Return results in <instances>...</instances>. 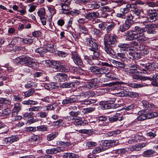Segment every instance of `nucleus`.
Returning <instances> with one entry per match:
<instances>
[{
    "instance_id": "28",
    "label": "nucleus",
    "mask_w": 158,
    "mask_h": 158,
    "mask_svg": "<svg viewBox=\"0 0 158 158\" xmlns=\"http://www.w3.org/2000/svg\"><path fill=\"white\" fill-rule=\"evenodd\" d=\"M106 149V148H104L102 147H99L95 148L94 149L92 152V153L93 154H95L98 153H99L102 151H104Z\"/></svg>"
},
{
    "instance_id": "14",
    "label": "nucleus",
    "mask_w": 158,
    "mask_h": 158,
    "mask_svg": "<svg viewBox=\"0 0 158 158\" xmlns=\"http://www.w3.org/2000/svg\"><path fill=\"white\" fill-rule=\"evenodd\" d=\"M148 15L149 16L150 19L152 20H155L156 19L157 14L156 10L154 9H150L148 10Z\"/></svg>"
},
{
    "instance_id": "13",
    "label": "nucleus",
    "mask_w": 158,
    "mask_h": 158,
    "mask_svg": "<svg viewBox=\"0 0 158 158\" xmlns=\"http://www.w3.org/2000/svg\"><path fill=\"white\" fill-rule=\"evenodd\" d=\"M22 58L23 64H26L28 66L31 63V61L34 60V59L28 56H22Z\"/></svg>"
},
{
    "instance_id": "29",
    "label": "nucleus",
    "mask_w": 158,
    "mask_h": 158,
    "mask_svg": "<svg viewBox=\"0 0 158 158\" xmlns=\"http://www.w3.org/2000/svg\"><path fill=\"white\" fill-rule=\"evenodd\" d=\"M146 114L147 116L146 117L147 119H151L156 117L158 116V113L155 112H149V113Z\"/></svg>"
},
{
    "instance_id": "46",
    "label": "nucleus",
    "mask_w": 158,
    "mask_h": 158,
    "mask_svg": "<svg viewBox=\"0 0 158 158\" xmlns=\"http://www.w3.org/2000/svg\"><path fill=\"white\" fill-rule=\"evenodd\" d=\"M39 64L38 63L35 62L33 60H32L28 66L31 67L33 69H35L39 67Z\"/></svg>"
},
{
    "instance_id": "6",
    "label": "nucleus",
    "mask_w": 158,
    "mask_h": 158,
    "mask_svg": "<svg viewBox=\"0 0 158 158\" xmlns=\"http://www.w3.org/2000/svg\"><path fill=\"white\" fill-rule=\"evenodd\" d=\"M119 143L118 140H105L102 141V146L104 148H106V149L109 148V147L113 145H115L118 144Z\"/></svg>"
},
{
    "instance_id": "44",
    "label": "nucleus",
    "mask_w": 158,
    "mask_h": 158,
    "mask_svg": "<svg viewBox=\"0 0 158 158\" xmlns=\"http://www.w3.org/2000/svg\"><path fill=\"white\" fill-rule=\"evenodd\" d=\"M13 61L14 63L16 64H23L22 56L16 58Z\"/></svg>"
},
{
    "instance_id": "56",
    "label": "nucleus",
    "mask_w": 158,
    "mask_h": 158,
    "mask_svg": "<svg viewBox=\"0 0 158 158\" xmlns=\"http://www.w3.org/2000/svg\"><path fill=\"white\" fill-rule=\"evenodd\" d=\"M140 46L141 47H142V48L140 50L142 51V53L146 55L148 54L149 53V51L145 48V46L144 45H140Z\"/></svg>"
},
{
    "instance_id": "26",
    "label": "nucleus",
    "mask_w": 158,
    "mask_h": 158,
    "mask_svg": "<svg viewBox=\"0 0 158 158\" xmlns=\"http://www.w3.org/2000/svg\"><path fill=\"white\" fill-rule=\"evenodd\" d=\"M114 95L113 94H110V96L107 97L106 102H107L108 104H112L115 101L116 99L114 98Z\"/></svg>"
},
{
    "instance_id": "45",
    "label": "nucleus",
    "mask_w": 158,
    "mask_h": 158,
    "mask_svg": "<svg viewBox=\"0 0 158 158\" xmlns=\"http://www.w3.org/2000/svg\"><path fill=\"white\" fill-rule=\"evenodd\" d=\"M106 31L107 32H110L114 27L115 25L114 23L111 24L108 26L106 25Z\"/></svg>"
},
{
    "instance_id": "50",
    "label": "nucleus",
    "mask_w": 158,
    "mask_h": 158,
    "mask_svg": "<svg viewBox=\"0 0 158 158\" xmlns=\"http://www.w3.org/2000/svg\"><path fill=\"white\" fill-rule=\"evenodd\" d=\"M120 133V131L119 130H117L116 131H114L109 132L107 133L108 135L109 136H112L113 135H115L117 134H119Z\"/></svg>"
},
{
    "instance_id": "11",
    "label": "nucleus",
    "mask_w": 158,
    "mask_h": 158,
    "mask_svg": "<svg viewBox=\"0 0 158 158\" xmlns=\"http://www.w3.org/2000/svg\"><path fill=\"white\" fill-rule=\"evenodd\" d=\"M123 117L121 116L120 114L116 113L112 117H110L108 120L111 123L116 122L118 120L121 121L123 119Z\"/></svg>"
},
{
    "instance_id": "42",
    "label": "nucleus",
    "mask_w": 158,
    "mask_h": 158,
    "mask_svg": "<svg viewBox=\"0 0 158 158\" xmlns=\"http://www.w3.org/2000/svg\"><path fill=\"white\" fill-rule=\"evenodd\" d=\"M38 15L40 18L45 16V12L44 8H41L37 12Z\"/></svg>"
},
{
    "instance_id": "54",
    "label": "nucleus",
    "mask_w": 158,
    "mask_h": 158,
    "mask_svg": "<svg viewBox=\"0 0 158 158\" xmlns=\"http://www.w3.org/2000/svg\"><path fill=\"white\" fill-rule=\"evenodd\" d=\"M142 22L143 24L145 23H147L149 22H152L153 21L152 20H151V19H150L148 17L142 16Z\"/></svg>"
},
{
    "instance_id": "58",
    "label": "nucleus",
    "mask_w": 158,
    "mask_h": 158,
    "mask_svg": "<svg viewBox=\"0 0 158 158\" xmlns=\"http://www.w3.org/2000/svg\"><path fill=\"white\" fill-rule=\"evenodd\" d=\"M133 13L137 16L140 15L142 13H143V10L135 9L133 11Z\"/></svg>"
},
{
    "instance_id": "12",
    "label": "nucleus",
    "mask_w": 158,
    "mask_h": 158,
    "mask_svg": "<svg viewBox=\"0 0 158 158\" xmlns=\"http://www.w3.org/2000/svg\"><path fill=\"white\" fill-rule=\"evenodd\" d=\"M125 39L126 40L131 41L133 39H136L133 31H128L125 33Z\"/></svg>"
},
{
    "instance_id": "47",
    "label": "nucleus",
    "mask_w": 158,
    "mask_h": 158,
    "mask_svg": "<svg viewBox=\"0 0 158 158\" xmlns=\"http://www.w3.org/2000/svg\"><path fill=\"white\" fill-rule=\"evenodd\" d=\"M38 130L41 131H48V128L47 127L45 126H40L37 127Z\"/></svg>"
},
{
    "instance_id": "32",
    "label": "nucleus",
    "mask_w": 158,
    "mask_h": 158,
    "mask_svg": "<svg viewBox=\"0 0 158 158\" xmlns=\"http://www.w3.org/2000/svg\"><path fill=\"white\" fill-rule=\"evenodd\" d=\"M130 27L129 24L125 22L122 25L120 26V29L122 32L125 31L129 29Z\"/></svg>"
},
{
    "instance_id": "48",
    "label": "nucleus",
    "mask_w": 158,
    "mask_h": 158,
    "mask_svg": "<svg viewBox=\"0 0 158 158\" xmlns=\"http://www.w3.org/2000/svg\"><path fill=\"white\" fill-rule=\"evenodd\" d=\"M22 41L25 43L26 44H31L32 43L33 40L31 38H22Z\"/></svg>"
},
{
    "instance_id": "60",
    "label": "nucleus",
    "mask_w": 158,
    "mask_h": 158,
    "mask_svg": "<svg viewBox=\"0 0 158 158\" xmlns=\"http://www.w3.org/2000/svg\"><path fill=\"white\" fill-rule=\"evenodd\" d=\"M121 12L123 13L125 15L128 14L130 12V9L127 7H125L121 9Z\"/></svg>"
},
{
    "instance_id": "16",
    "label": "nucleus",
    "mask_w": 158,
    "mask_h": 158,
    "mask_svg": "<svg viewBox=\"0 0 158 158\" xmlns=\"http://www.w3.org/2000/svg\"><path fill=\"white\" fill-rule=\"evenodd\" d=\"M99 16V14L98 12H92L88 13L85 16L86 19L91 20L98 18Z\"/></svg>"
},
{
    "instance_id": "49",
    "label": "nucleus",
    "mask_w": 158,
    "mask_h": 158,
    "mask_svg": "<svg viewBox=\"0 0 158 158\" xmlns=\"http://www.w3.org/2000/svg\"><path fill=\"white\" fill-rule=\"evenodd\" d=\"M57 107V105L56 104H53L52 105H50L46 106V110H53L54 109Z\"/></svg>"
},
{
    "instance_id": "57",
    "label": "nucleus",
    "mask_w": 158,
    "mask_h": 158,
    "mask_svg": "<svg viewBox=\"0 0 158 158\" xmlns=\"http://www.w3.org/2000/svg\"><path fill=\"white\" fill-rule=\"evenodd\" d=\"M95 41L94 40H92L90 38H88L87 40V44L89 47V48L91 46L94 42Z\"/></svg>"
},
{
    "instance_id": "9",
    "label": "nucleus",
    "mask_w": 158,
    "mask_h": 158,
    "mask_svg": "<svg viewBox=\"0 0 158 158\" xmlns=\"http://www.w3.org/2000/svg\"><path fill=\"white\" fill-rule=\"evenodd\" d=\"M64 151V148L62 146L56 148H53L50 149H48L46 150V152L48 154H56L60 152H63Z\"/></svg>"
},
{
    "instance_id": "3",
    "label": "nucleus",
    "mask_w": 158,
    "mask_h": 158,
    "mask_svg": "<svg viewBox=\"0 0 158 158\" xmlns=\"http://www.w3.org/2000/svg\"><path fill=\"white\" fill-rule=\"evenodd\" d=\"M14 106L12 113V120L15 121L20 120L22 118V116L18 115V112L22 109L21 105L18 103L14 104Z\"/></svg>"
},
{
    "instance_id": "39",
    "label": "nucleus",
    "mask_w": 158,
    "mask_h": 158,
    "mask_svg": "<svg viewBox=\"0 0 158 158\" xmlns=\"http://www.w3.org/2000/svg\"><path fill=\"white\" fill-rule=\"evenodd\" d=\"M0 103L2 104H5L7 105H10L11 103L10 101L7 100L5 98H0Z\"/></svg>"
},
{
    "instance_id": "52",
    "label": "nucleus",
    "mask_w": 158,
    "mask_h": 158,
    "mask_svg": "<svg viewBox=\"0 0 158 158\" xmlns=\"http://www.w3.org/2000/svg\"><path fill=\"white\" fill-rule=\"evenodd\" d=\"M98 11H100L102 12H110V9L108 6H105L102 7L100 8V9Z\"/></svg>"
},
{
    "instance_id": "33",
    "label": "nucleus",
    "mask_w": 158,
    "mask_h": 158,
    "mask_svg": "<svg viewBox=\"0 0 158 158\" xmlns=\"http://www.w3.org/2000/svg\"><path fill=\"white\" fill-rule=\"evenodd\" d=\"M126 20H125V22L129 24L131 23L132 21H133L134 17L131 14H128L126 15Z\"/></svg>"
},
{
    "instance_id": "31",
    "label": "nucleus",
    "mask_w": 158,
    "mask_h": 158,
    "mask_svg": "<svg viewBox=\"0 0 158 158\" xmlns=\"http://www.w3.org/2000/svg\"><path fill=\"white\" fill-rule=\"evenodd\" d=\"M61 6L62 8V13L68 14L69 13V6L68 5L66 4H64L62 5Z\"/></svg>"
},
{
    "instance_id": "30",
    "label": "nucleus",
    "mask_w": 158,
    "mask_h": 158,
    "mask_svg": "<svg viewBox=\"0 0 158 158\" xmlns=\"http://www.w3.org/2000/svg\"><path fill=\"white\" fill-rule=\"evenodd\" d=\"M42 107L40 106H34L28 108V111L30 112L32 111H39L42 109Z\"/></svg>"
},
{
    "instance_id": "61",
    "label": "nucleus",
    "mask_w": 158,
    "mask_h": 158,
    "mask_svg": "<svg viewBox=\"0 0 158 158\" xmlns=\"http://www.w3.org/2000/svg\"><path fill=\"white\" fill-rule=\"evenodd\" d=\"M45 48L47 50V52L48 51L51 52V51H52V49L53 48V45L52 44H48L44 46Z\"/></svg>"
},
{
    "instance_id": "7",
    "label": "nucleus",
    "mask_w": 158,
    "mask_h": 158,
    "mask_svg": "<svg viewBox=\"0 0 158 158\" xmlns=\"http://www.w3.org/2000/svg\"><path fill=\"white\" fill-rule=\"evenodd\" d=\"M95 58L93 56L91 55L89 56V59L87 60V62L90 65H92L94 64V63L98 65H102L103 66L105 65L107 66H112L111 64H110L107 63L103 62L98 63V61L97 60H95Z\"/></svg>"
},
{
    "instance_id": "24",
    "label": "nucleus",
    "mask_w": 158,
    "mask_h": 158,
    "mask_svg": "<svg viewBox=\"0 0 158 158\" xmlns=\"http://www.w3.org/2000/svg\"><path fill=\"white\" fill-rule=\"evenodd\" d=\"M34 113L32 112L26 113L23 115V118L25 120H29V119H31L33 118Z\"/></svg>"
},
{
    "instance_id": "51",
    "label": "nucleus",
    "mask_w": 158,
    "mask_h": 158,
    "mask_svg": "<svg viewBox=\"0 0 158 158\" xmlns=\"http://www.w3.org/2000/svg\"><path fill=\"white\" fill-rule=\"evenodd\" d=\"M98 45L94 42L93 44L89 48V49L92 51H95L98 50Z\"/></svg>"
},
{
    "instance_id": "34",
    "label": "nucleus",
    "mask_w": 158,
    "mask_h": 158,
    "mask_svg": "<svg viewBox=\"0 0 158 158\" xmlns=\"http://www.w3.org/2000/svg\"><path fill=\"white\" fill-rule=\"evenodd\" d=\"M79 31L81 33L83 34H86L88 32L87 28L83 25H79Z\"/></svg>"
},
{
    "instance_id": "20",
    "label": "nucleus",
    "mask_w": 158,
    "mask_h": 158,
    "mask_svg": "<svg viewBox=\"0 0 158 158\" xmlns=\"http://www.w3.org/2000/svg\"><path fill=\"white\" fill-rule=\"evenodd\" d=\"M111 62L114 65V66H113L114 67L123 68L125 66V64L124 63L114 60H112Z\"/></svg>"
},
{
    "instance_id": "41",
    "label": "nucleus",
    "mask_w": 158,
    "mask_h": 158,
    "mask_svg": "<svg viewBox=\"0 0 158 158\" xmlns=\"http://www.w3.org/2000/svg\"><path fill=\"white\" fill-rule=\"evenodd\" d=\"M48 114L47 113L42 111L38 113L36 115H38V117H40L41 118H45L47 117Z\"/></svg>"
},
{
    "instance_id": "4",
    "label": "nucleus",
    "mask_w": 158,
    "mask_h": 158,
    "mask_svg": "<svg viewBox=\"0 0 158 158\" xmlns=\"http://www.w3.org/2000/svg\"><path fill=\"white\" fill-rule=\"evenodd\" d=\"M117 36L114 35L108 34L104 39L105 45L114 47L117 43Z\"/></svg>"
},
{
    "instance_id": "5",
    "label": "nucleus",
    "mask_w": 158,
    "mask_h": 158,
    "mask_svg": "<svg viewBox=\"0 0 158 158\" xmlns=\"http://www.w3.org/2000/svg\"><path fill=\"white\" fill-rule=\"evenodd\" d=\"M133 78L135 79L138 80H143L144 81L148 80L152 81V80H155L158 81V75H155L152 77H142L141 76H139L137 74H133L132 75Z\"/></svg>"
},
{
    "instance_id": "10",
    "label": "nucleus",
    "mask_w": 158,
    "mask_h": 158,
    "mask_svg": "<svg viewBox=\"0 0 158 158\" xmlns=\"http://www.w3.org/2000/svg\"><path fill=\"white\" fill-rule=\"evenodd\" d=\"M110 47H112L110 46L105 45L104 49L105 51L112 58H114L116 56L115 52Z\"/></svg>"
},
{
    "instance_id": "36",
    "label": "nucleus",
    "mask_w": 158,
    "mask_h": 158,
    "mask_svg": "<svg viewBox=\"0 0 158 158\" xmlns=\"http://www.w3.org/2000/svg\"><path fill=\"white\" fill-rule=\"evenodd\" d=\"M35 90L34 89H32L25 92L24 93V96L26 97H28L32 95L34 93Z\"/></svg>"
},
{
    "instance_id": "1",
    "label": "nucleus",
    "mask_w": 158,
    "mask_h": 158,
    "mask_svg": "<svg viewBox=\"0 0 158 158\" xmlns=\"http://www.w3.org/2000/svg\"><path fill=\"white\" fill-rule=\"evenodd\" d=\"M135 36L136 39L140 41H144L148 38L146 36L145 32V28H141L139 26H136L134 28V30L133 31Z\"/></svg>"
},
{
    "instance_id": "2",
    "label": "nucleus",
    "mask_w": 158,
    "mask_h": 158,
    "mask_svg": "<svg viewBox=\"0 0 158 158\" xmlns=\"http://www.w3.org/2000/svg\"><path fill=\"white\" fill-rule=\"evenodd\" d=\"M77 114L76 113L71 112L70 113V119L73 120L72 122L76 126H84L88 123V121L86 120L82 121L80 117H77Z\"/></svg>"
},
{
    "instance_id": "53",
    "label": "nucleus",
    "mask_w": 158,
    "mask_h": 158,
    "mask_svg": "<svg viewBox=\"0 0 158 158\" xmlns=\"http://www.w3.org/2000/svg\"><path fill=\"white\" fill-rule=\"evenodd\" d=\"M146 114H143L141 115H139L137 119L139 120L142 121L147 119Z\"/></svg>"
},
{
    "instance_id": "37",
    "label": "nucleus",
    "mask_w": 158,
    "mask_h": 158,
    "mask_svg": "<svg viewBox=\"0 0 158 158\" xmlns=\"http://www.w3.org/2000/svg\"><path fill=\"white\" fill-rule=\"evenodd\" d=\"M58 71H60L62 72H68L69 70L67 68L68 67H65L64 66L61 65L60 64Z\"/></svg>"
},
{
    "instance_id": "40",
    "label": "nucleus",
    "mask_w": 158,
    "mask_h": 158,
    "mask_svg": "<svg viewBox=\"0 0 158 158\" xmlns=\"http://www.w3.org/2000/svg\"><path fill=\"white\" fill-rule=\"evenodd\" d=\"M73 61L78 66H82L83 64L82 60L80 57L74 60Z\"/></svg>"
},
{
    "instance_id": "43",
    "label": "nucleus",
    "mask_w": 158,
    "mask_h": 158,
    "mask_svg": "<svg viewBox=\"0 0 158 158\" xmlns=\"http://www.w3.org/2000/svg\"><path fill=\"white\" fill-rule=\"evenodd\" d=\"M154 153V152L151 150H149L144 151L143 152L144 156L146 157H149L152 155Z\"/></svg>"
},
{
    "instance_id": "22",
    "label": "nucleus",
    "mask_w": 158,
    "mask_h": 158,
    "mask_svg": "<svg viewBox=\"0 0 158 158\" xmlns=\"http://www.w3.org/2000/svg\"><path fill=\"white\" fill-rule=\"evenodd\" d=\"M127 53H118L117 54V55L119 57L120 59L123 61H127Z\"/></svg>"
},
{
    "instance_id": "59",
    "label": "nucleus",
    "mask_w": 158,
    "mask_h": 158,
    "mask_svg": "<svg viewBox=\"0 0 158 158\" xmlns=\"http://www.w3.org/2000/svg\"><path fill=\"white\" fill-rule=\"evenodd\" d=\"M92 33L94 35H98L100 33V31L99 30L95 28H93L92 31Z\"/></svg>"
},
{
    "instance_id": "55",
    "label": "nucleus",
    "mask_w": 158,
    "mask_h": 158,
    "mask_svg": "<svg viewBox=\"0 0 158 158\" xmlns=\"http://www.w3.org/2000/svg\"><path fill=\"white\" fill-rule=\"evenodd\" d=\"M142 103L144 107L145 108L147 109L149 107H152L151 105L149 103L146 101H143L142 102Z\"/></svg>"
},
{
    "instance_id": "18",
    "label": "nucleus",
    "mask_w": 158,
    "mask_h": 158,
    "mask_svg": "<svg viewBox=\"0 0 158 158\" xmlns=\"http://www.w3.org/2000/svg\"><path fill=\"white\" fill-rule=\"evenodd\" d=\"M120 83L118 82H112L111 83H106L103 84V85L104 86H112L111 87V90H114L117 89V86L118 85H119L120 84Z\"/></svg>"
},
{
    "instance_id": "27",
    "label": "nucleus",
    "mask_w": 158,
    "mask_h": 158,
    "mask_svg": "<svg viewBox=\"0 0 158 158\" xmlns=\"http://www.w3.org/2000/svg\"><path fill=\"white\" fill-rule=\"evenodd\" d=\"M11 113V110L9 108H7L2 110L1 115L2 116H7L9 115Z\"/></svg>"
},
{
    "instance_id": "19",
    "label": "nucleus",
    "mask_w": 158,
    "mask_h": 158,
    "mask_svg": "<svg viewBox=\"0 0 158 158\" xmlns=\"http://www.w3.org/2000/svg\"><path fill=\"white\" fill-rule=\"evenodd\" d=\"M67 77V75L64 73H58L57 74L55 77L56 80L60 81L66 80Z\"/></svg>"
},
{
    "instance_id": "63",
    "label": "nucleus",
    "mask_w": 158,
    "mask_h": 158,
    "mask_svg": "<svg viewBox=\"0 0 158 158\" xmlns=\"http://www.w3.org/2000/svg\"><path fill=\"white\" fill-rule=\"evenodd\" d=\"M126 91L122 90L121 92L116 93V95L119 97H123L126 96Z\"/></svg>"
},
{
    "instance_id": "25",
    "label": "nucleus",
    "mask_w": 158,
    "mask_h": 158,
    "mask_svg": "<svg viewBox=\"0 0 158 158\" xmlns=\"http://www.w3.org/2000/svg\"><path fill=\"white\" fill-rule=\"evenodd\" d=\"M23 105H35L38 103L37 101H34L32 100H29L27 101H23L22 102Z\"/></svg>"
},
{
    "instance_id": "15",
    "label": "nucleus",
    "mask_w": 158,
    "mask_h": 158,
    "mask_svg": "<svg viewBox=\"0 0 158 158\" xmlns=\"http://www.w3.org/2000/svg\"><path fill=\"white\" fill-rule=\"evenodd\" d=\"M47 50L44 46L36 48L35 51L36 53L39 54L41 57H44V54L47 52Z\"/></svg>"
},
{
    "instance_id": "38",
    "label": "nucleus",
    "mask_w": 158,
    "mask_h": 158,
    "mask_svg": "<svg viewBox=\"0 0 158 158\" xmlns=\"http://www.w3.org/2000/svg\"><path fill=\"white\" fill-rule=\"evenodd\" d=\"M52 66V67L55 70H53V71H58L60 64L59 62L53 61L51 62Z\"/></svg>"
},
{
    "instance_id": "8",
    "label": "nucleus",
    "mask_w": 158,
    "mask_h": 158,
    "mask_svg": "<svg viewBox=\"0 0 158 158\" xmlns=\"http://www.w3.org/2000/svg\"><path fill=\"white\" fill-rule=\"evenodd\" d=\"M19 139V136L15 135L10 137L5 138L3 140V142L4 144H8L9 143H12L18 140Z\"/></svg>"
},
{
    "instance_id": "23",
    "label": "nucleus",
    "mask_w": 158,
    "mask_h": 158,
    "mask_svg": "<svg viewBox=\"0 0 158 158\" xmlns=\"http://www.w3.org/2000/svg\"><path fill=\"white\" fill-rule=\"evenodd\" d=\"M58 135V132H55L52 133L48 135L47 137V139L49 141L52 140L56 138Z\"/></svg>"
},
{
    "instance_id": "64",
    "label": "nucleus",
    "mask_w": 158,
    "mask_h": 158,
    "mask_svg": "<svg viewBox=\"0 0 158 158\" xmlns=\"http://www.w3.org/2000/svg\"><path fill=\"white\" fill-rule=\"evenodd\" d=\"M98 67L96 66L91 67L90 68L91 72L96 74H97L98 73Z\"/></svg>"
},
{
    "instance_id": "21",
    "label": "nucleus",
    "mask_w": 158,
    "mask_h": 158,
    "mask_svg": "<svg viewBox=\"0 0 158 158\" xmlns=\"http://www.w3.org/2000/svg\"><path fill=\"white\" fill-rule=\"evenodd\" d=\"M98 74H106L108 72V69L105 67H98Z\"/></svg>"
},
{
    "instance_id": "35",
    "label": "nucleus",
    "mask_w": 158,
    "mask_h": 158,
    "mask_svg": "<svg viewBox=\"0 0 158 158\" xmlns=\"http://www.w3.org/2000/svg\"><path fill=\"white\" fill-rule=\"evenodd\" d=\"M129 85L134 88H141L143 87L144 85L143 84H137L133 83H130L129 84Z\"/></svg>"
},
{
    "instance_id": "17",
    "label": "nucleus",
    "mask_w": 158,
    "mask_h": 158,
    "mask_svg": "<svg viewBox=\"0 0 158 158\" xmlns=\"http://www.w3.org/2000/svg\"><path fill=\"white\" fill-rule=\"evenodd\" d=\"M146 145V144L144 143H142L139 144L137 145H133L131 148V151H138L140 150L143 147H145Z\"/></svg>"
},
{
    "instance_id": "62",
    "label": "nucleus",
    "mask_w": 158,
    "mask_h": 158,
    "mask_svg": "<svg viewBox=\"0 0 158 158\" xmlns=\"http://www.w3.org/2000/svg\"><path fill=\"white\" fill-rule=\"evenodd\" d=\"M71 58L73 59V61L79 57L77 53L75 51L71 53Z\"/></svg>"
}]
</instances>
